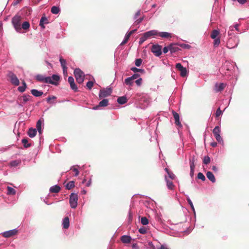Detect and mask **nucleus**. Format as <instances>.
Segmentation results:
<instances>
[{
  "instance_id": "obj_6",
  "label": "nucleus",
  "mask_w": 249,
  "mask_h": 249,
  "mask_svg": "<svg viewBox=\"0 0 249 249\" xmlns=\"http://www.w3.org/2000/svg\"><path fill=\"white\" fill-rule=\"evenodd\" d=\"M239 40L236 37L230 38L227 42V47L229 49H233L237 47Z\"/></svg>"
},
{
  "instance_id": "obj_61",
  "label": "nucleus",
  "mask_w": 249,
  "mask_h": 249,
  "mask_svg": "<svg viewBox=\"0 0 249 249\" xmlns=\"http://www.w3.org/2000/svg\"><path fill=\"white\" fill-rule=\"evenodd\" d=\"M140 77V74L138 73H134L130 77L131 78L132 80L133 81L135 79H138Z\"/></svg>"
},
{
  "instance_id": "obj_52",
  "label": "nucleus",
  "mask_w": 249,
  "mask_h": 249,
  "mask_svg": "<svg viewBox=\"0 0 249 249\" xmlns=\"http://www.w3.org/2000/svg\"><path fill=\"white\" fill-rule=\"evenodd\" d=\"M146 39L147 38H146L145 36L143 34L142 36L139 39V44L140 45H142Z\"/></svg>"
},
{
  "instance_id": "obj_42",
  "label": "nucleus",
  "mask_w": 249,
  "mask_h": 249,
  "mask_svg": "<svg viewBox=\"0 0 249 249\" xmlns=\"http://www.w3.org/2000/svg\"><path fill=\"white\" fill-rule=\"evenodd\" d=\"M74 187V181H70L66 185V188L68 190H70Z\"/></svg>"
},
{
  "instance_id": "obj_31",
  "label": "nucleus",
  "mask_w": 249,
  "mask_h": 249,
  "mask_svg": "<svg viewBox=\"0 0 249 249\" xmlns=\"http://www.w3.org/2000/svg\"><path fill=\"white\" fill-rule=\"evenodd\" d=\"M27 88V84L24 81L22 82V86H19L18 88V90L20 92H23Z\"/></svg>"
},
{
  "instance_id": "obj_54",
  "label": "nucleus",
  "mask_w": 249,
  "mask_h": 249,
  "mask_svg": "<svg viewBox=\"0 0 249 249\" xmlns=\"http://www.w3.org/2000/svg\"><path fill=\"white\" fill-rule=\"evenodd\" d=\"M197 178L199 179L202 180V181H205L206 180V178L205 176L203 174V173L201 172L198 173Z\"/></svg>"
},
{
  "instance_id": "obj_35",
  "label": "nucleus",
  "mask_w": 249,
  "mask_h": 249,
  "mask_svg": "<svg viewBox=\"0 0 249 249\" xmlns=\"http://www.w3.org/2000/svg\"><path fill=\"white\" fill-rule=\"evenodd\" d=\"M76 167H78V168L80 167L79 165H74V166H71L70 168L71 170H72L75 173L74 175V177L78 176L79 174L78 169L77 168H76Z\"/></svg>"
},
{
  "instance_id": "obj_1",
  "label": "nucleus",
  "mask_w": 249,
  "mask_h": 249,
  "mask_svg": "<svg viewBox=\"0 0 249 249\" xmlns=\"http://www.w3.org/2000/svg\"><path fill=\"white\" fill-rule=\"evenodd\" d=\"M135 103L139 106V107L144 108L147 107L149 103V100L146 95L143 93H137L133 97Z\"/></svg>"
},
{
  "instance_id": "obj_39",
  "label": "nucleus",
  "mask_w": 249,
  "mask_h": 249,
  "mask_svg": "<svg viewBox=\"0 0 249 249\" xmlns=\"http://www.w3.org/2000/svg\"><path fill=\"white\" fill-rule=\"evenodd\" d=\"M124 83L127 86H132L133 84V81L130 77H127L124 80Z\"/></svg>"
},
{
  "instance_id": "obj_12",
  "label": "nucleus",
  "mask_w": 249,
  "mask_h": 249,
  "mask_svg": "<svg viewBox=\"0 0 249 249\" xmlns=\"http://www.w3.org/2000/svg\"><path fill=\"white\" fill-rule=\"evenodd\" d=\"M172 113L175 120V124L178 127V128H181L182 125L179 121V114L174 110L172 111Z\"/></svg>"
},
{
  "instance_id": "obj_34",
  "label": "nucleus",
  "mask_w": 249,
  "mask_h": 249,
  "mask_svg": "<svg viewBox=\"0 0 249 249\" xmlns=\"http://www.w3.org/2000/svg\"><path fill=\"white\" fill-rule=\"evenodd\" d=\"M220 32L219 30H213L211 35V37L212 39L217 38L218 36L219 35Z\"/></svg>"
},
{
  "instance_id": "obj_48",
  "label": "nucleus",
  "mask_w": 249,
  "mask_h": 249,
  "mask_svg": "<svg viewBox=\"0 0 249 249\" xmlns=\"http://www.w3.org/2000/svg\"><path fill=\"white\" fill-rule=\"evenodd\" d=\"M178 45L184 49H190L191 48L190 45L185 43L178 44Z\"/></svg>"
},
{
  "instance_id": "obj_24",
  "label": "nucleus",
  "mask_w": 249,
  "mask_h": 249,
  "mask_svg": "<svg viewBox=\"0 0 249 249\" xmlns=\"http://www.w3.org/2000/svg\"><path fill=\"white\" fill-rule=\"evenodd\" d=\"M127 99L125 96H121L118 98L117 102L119 104L124 105L127 102Z\"/></svg>"
},
{
  "instance_id": "obj_58",
  "label": "nucleus",
  "mask_w": 249,
  "mask_h": 249,
  "mask_svg": "<svg viewBox=\"0 0 249 249\" xmlns=\"http://www.w3.org/2000/svg\"><path fill=\"white\" fill-rule=\"evenodd\" d=\"M56 99V97L54 96H49L48 97L46 100V101L49 103H51V100H54V99Z\"/></svg>"
},
{
  "instance_id": "obj_62",
  "label": "nucleus",
  "mask_w": 249,
  "mask_h": 249,
  "mask_svg": "<svg viewBox=\"0 0 249 249\" xmlns=\"http://www.w3.org/2000/svg\"><path fill=\"white\" fill-rule=\"evenodd\" d=\"M195 168V167H190V176L192 178L194 177Z\"/></svg>"
},
{
  "instance_id": "obj_51",
  "label": "nucleus",
  "mask_w": 249,
  "mask_h": 249,
  "mask_svg": "<svg viewBox=\"0 0 249 249\" xmlns=\"http://www.w3.org/2000/svg\"><path fill=\"white\" fill-rule=\"evenodd\" d=\"M93 85H94V82L92 81H89L87 83V84H86V87L87 88L90 90L92 87L93 86Z\"/></svg>"
},
{
  "instance_id": "obj_23",
  "label": "nucleus",
  "mask_w": 249,
  "mask_h": 249,
  "mask_svg": "<svg viewBox=\"0 0 249 249\" xmlns=\"http://www.w3.org/2000/svg\"><path fill=\"white\" fill-rule=\"evenodd\" d=\"M31 92L33 95L36 97H40L43 94V92L42 91H39L36 89H31Z\"/></svg>"
},
{
  "instance_id": "obj_60",
  "label": "nucleus",
  "mask_w": 249,
  "mask_h": 249,
  "mask_svg": "<svg viewBox=\"0 0 249 249\" xmlns=\"http://www.w3.org/2000/svg\"><path fill=\"white\" fill-rule=\"evenodd\" d=\"M139 231L141 234H145L147 232V230L145 228H141L139 229Z\"/></svg>"
},
{
  "instance_id": "obj_36",
  "label": "nucleus",
  "mask_w": 249,
  "mask_h": 249,
  "mask_svg": "<svg viewBox=\"0 0 249 249\" xmlns=\"http://www.w3.org/2000/svg\"><path fill=\"white\" fill-rule=\"evenodd\" d=\"M21 142L23 144V146L25 148H28L31 146V144L29 143L28 139L27 138H24L22 139Z\"/></svg>"
},
{
  "instance_id": "obj_29",
  "label": "nucleus",
  "mask_w": 249,
  "mask_h": 249,
  "mask_svg": "<svg viewBox=\"0 0 249 249\" xmlns=\"http://www.w3.org/2000/svg\"><path fill=\"white\" fill-rule=\"evenodd\" d=\"M6 194L8 196H14L16 194V191L13 188L7 186Z\"/></svg>"
},
{
  "instance_id": "obj_37",
  "label": "nucleus",
  "mask_w": 249,
  "mask_h": 249,
  "mask_svg": "<svg viewBox=\"0 0 249 249\" xmlns=\"http://www.w3.org/2000/svg\"><path fill=\"white\" fill-rule=\"evenodd\" d=\"M60 8L58 6H53L51 8V12L53 14H57L60 12Z\"/></svg>"
},
{
  "instance_id": "obj_41",
  "label": "nucleus",
  "mask_w": 249,
  "mask_h": 249,
  "mask_svg": "<svg viewBox=\"0 0 249 249\" xmlns=\"http://www.w3.org/2000/svg\"><path fill=\"white\" fill-rule=\"evenodd\" d=\"M165 170L168 174L169 178L171 179H174L175 178L176 176L172 172H170L168 168H166Z\"/></svg>"
},
{
  "instance_id": "obj_9",
  "label": "nucleus",
  "mask_w": 249,
  "mask_h": 249,
  "mask_svg": "<svg viewBox=\"0 0 249 249\" xmlns=\"http://www.w3.org/2000/svg\"><path fill=\"white\" fill-rule=\"evenodd\" d=\"M176 68L180 71V75L184 77L187 75L188 71L186 68L183 67L180 63H177Z\"/></svg>"
},
{
  "instance_id": "obj_4",
  "label": "nucleus",
  "mask_w": 249,
  "mask_h": 249,
  "mask_svg": "<svg viewBox=\"0 0 249 249\" xmlns=\"http://www.w3.org/2000/svg\"><path fill=\"white\" fill-rule=\"evenodd\" d=\"M112 92V89L111 88L107 87L106 88L102 89L100 90L99 93V99H102L110 96Z\"/></svg>"
},
{
  "instance_id": "obj_38",
  "label": "nucleus",
  "mask_w": 249,
  "mask_h": 249,
  "mask_svg": "<svg viewBox=\"0 0 249 249\" xmlns=\"http://www.w3.org/2000/svg\"><path fill=\"white\" fill-rule=\"evenodd\" d=\"M186 200L187 201V202L188 203L189 205L190 206L191 209L194 212V213H195V210L194 208V206L193 205V202L191 201V199L190 198L189 196L186 195Z\"/></svg>"
},
{
  "instance_id": "obj_49",
  "label": "nucleus",
  "mask_w": 249,
  "mask_h": 249,
  "mask_svg": "<svg viewBox=\"0 0 249 249\" xmlns=\"http://www.w3.org/2000/svg\"><path fill=\"white\" fill-rule=\"evenodd\" d=\"M141 222L143 225H146L148 224V220L146 217H142L141 219Z\"/></svg>"
},
{
  "instance_id": "obj_55",
  "label": "nucleus",
  "mask_w": 249,
  "mask_h": 249,
  "mask_svg": "<svg viewBox=\"0 0 249 249\" xmlns=\"http://www.w3.org/2000/svg\"><path fill=\"white\" fill-rule=\"evenodd\" d=\"M195 157L193 156L191 159H190V167H195Z\"/></svg>"
},
{
  "instance_id": "obj_17",
  "label": "nucleus",
  "mask_w": 249,
  "mask_h": 249,
  "mask_svg": "<svg viewBox=\"0 0 249 249\" xmlns=\"http://www.w3.org/2000/svg\"><path fill=\"white\" fill-rule=\"evenodd\" d=\"M43 119H39L37 121L36 124V130L38 131L39 134L42 133V125H43Z\"/></svg>"
},
{
  "instance_id": "obj_13",
  "label": "nucleus",
  "mask_w": 249,
  "mask_h": 249,
  "mask_svg": "<svg viewBox=\"0 0 249 249\" xmlns=\"http://www.w3.org/2000/svg\"><path fill=\"white\" fill-rule=\"evenodd\" d=\"M17 231H18L17 230V229H14L8 231H4L3 232H2V234L3 237L8 238L15 235L17 233Z\"/></svg>"
},
{
  "instance_id": "obj_53",
  "label": "nucleus",
  "mask_w": 249,
  "mask_h": 249,
  "mask_svg": "<svg viewBox=\"0 0 249 249\" xmlns=\"http://www.w3.org/2000/svg\"><path fill=\"white\" fill-rule=\"evenodd\" d=\"M211 161V159L208 156H205L203 159V163L205 164H209Z\"/></svg>"
},
{
  "instance_id": "obj_3",
  "label": "nucleus",
  "mask_w": 249,
  "mask_h": 249,
  "mask_svg": "<svg viewBox=\"0 0 249 249\" xmlns=\"http://www.w3.org/2000/svg\"><path fill=\"white\" fill-rule=\"evenodd\" d=\"M73 73L77 82L79 84L82 83L85 77L84 72L79 68H76Z\"/></svg>"
},
{
  "instance_id": "obj_8",
  "label": "nucleus",
  "mask_w": 249,
  "mask_h": 249,
  "mask_svg": "<svg viewBox=\"0 0 249 249\" xmlns=\"http://www.w3.org/2000/svg\"><path fill=\"white\" fill-rule=\"evenodd\" d=\"M78 195L72 193L70 196L69 202L71 208L75 209L77 206Z\"/></svg>"
},
{
  "instance_id": "obj_26",
  "label": "nucleus",
  "mask_w": 249,
  "mask_h": 249,
  "mask_svg": "<svg viewBox=\"0 0 249 249\" xmlns=\"http://www.w3.org/2000/svg\"><path fill=\"white\" fill-rule=\"evenodd\" d=\"M61 188L57 185H53L50 187V191L52 193H57L60 191Z\"/></svg>"
},
{
  "instance_id": "obj_44",
  "label": "nucleus",
  "mask_w": 249,
  "mask_h": 249,
  "mask_svg": "<svg viewBox=\"0 0 249 249\" xmlns=\"http://www.w3.org/2000/svg\"><path fill=\"white\" fill-rule=\"evenodd\" d=\"M131 70L134 72L135 73L136 72H141V73H144L145 71L143 69H139L136 67H132L131 68Z\"/></svg>"
},
{
  "instance_id": "obj_10",
  "label": "nucleus",
  "mask_w": 249,
  "mask_h": 249,
  "mask_svg": "<svg viewBox=\"0 0 249 249\" xmlns=\"http://www.w3.org/2000/svg\"><path fill=\"white\" fill-rule=\"evenodd\" d=\"M151 52L156 56H159L161 54V46L159 45H153L151 48Z\"/></svg>"
},
{
  "instance_id": "obj_50",
  "label": "nucleus",
  "mask_w": 249,
  "mask_h": 249,
  "mask_svg": "<svg viewBox=\"0 0 249 249\" xmlns=\"http://www.w3.org/2000/svg\"><path fill=\"white\" fill-rule=\"evenodd\" d=\"M214 39L213 41V46L214 47H217L219 46L220 43V40L219 37L215 38Z\"/></svg>"
},
{
  "instance_id": "obj_18",
  "label": "nucleus",
  "mask_w": 249,
  "mask_h": 249,
  "mask_svg": "<svg viewBox=\"0 0 249 249\" xmlns=\"http://www.w3.org/2000/svg\"><path fill=\"white\" fill-rule=\"evenodd\" d=\"M62 225L64 229H67L69 228L70 226V220L68 216L65 217L63 219Z\"/></svg>"
},
{
  "instance_id": "obj_33",
  "label": "nucleus",
  "mask_w": 249,
  "mask_h": 249,
  "mask_svg": "<svg viewBox=\"0 0 249 249\" xmlns=\"http://www.w3.org/2000/svg\"><path fill=\"white\" fill-rule=\"evenodd\" d=\"M165 179L166 182V185L169 189L172 190L174 187V185L172 181L170 180L167 178V177L165 176Z\"/></svg>"
},
{
  "instance_id": "obj_32",
  "label": "nucleus",
  "mask_w": 249,
  "mask_h": 249,
  "mask_svg": "<svg viewBox=\"0 0 249 249\" xmlns=\"http://www.w3.org/2000/svg\"><path fill=\"white\" fill-rule=\"evenodd\" d=\"M169 46L170 51L171 53H175L179 50L178 48L175 44H171L170 45H169Z\"/></svg>"
},
{
  "instance_id": "obj_14",
  "label": "nucleus",
  "mask_w": 249,
  "mask_h": 249,
  "mask_svg": "<svg viewBox=\"0 0 249 249\" xmlns=\"http://www.w3.org/2000/svg\"><path fill=\"white\" fill-rule=\"evenodd\" d=\"M68 82L70 85L71 88L75 92L78 90L77 87L74 83V80L73 77L69 76L68 77Z\"/></svg>"
},
{
  "instance_id": "obj_7",
  "label": "nucleus",
  "mask_w": 249,
  "mask_h": 249,
  "mask_svg": "<svg viewBox=\"0 0 249 249\" xmlns=\"http://www.w3.org/2000/svg\"><path fill=\"white\" fill-rule=\"evenodd\" d=\"M7 76L10 78L11 83L16 86H18L19 85V81L16 76V75L12 71H8L7 73Z\"/></svg>"
},
{
  "instance_id": "obj_56",
  "label": "nucleus",
  "mask_w": 249,
  "mask_h": 249,
  "mask_svg": "<svg viewBox=\"0 0 249 249\" xmlns=\"http://www.w3.org/2000/svg\"><path fill=\"white\" fill-rule=\"evenodd\" d=\"M142 63V60L141 58L136 59L135 60V65L137 67H140Z\"/></svg>"
},
{
  "instance_id": "obj_47",
  "label": "nucleus",
  "mask_w": 249,
  "mask_h": 249,
  "mask_svg": "<svg viewBox=\"0 0 249 249\" xmlns=\"http://www.w3.org/2000/svg\"><path fill=\"white\" fill-rule=\"evenodd\" d=\"M216 141L220 143H221L222 144H224L223 140L221 137L220 134H217L216 135H214Z\"/></svg>"
},
{
  "instance_id": "obj_27",
  "label": "nucleus",
  "mask_w": 249,
  "mask_h": 249,
  "mask_svg": "<svg viewBox=\"0 0 249 249\" xmlns=\"http://www.w3.org/2000/svg\"><path fill=\"white\" fill-rule=\"evenodd\" d=\"M160 36L164 38H167L171 37V34L166 32H158V34Z\"/></svg>"
},
{
  "instance_id": "obj_30",
  "label": "nucleus",
  "mask_w": 249,
  "mask_h": 249,
  "mask_svg": "<svg viewBox=\"0 0 249 249\" xmlns=\"http://www.w3.org/2000/svg\"><path fill=\"white\" fill-rule=\"evenodd\" d=\"M36 130L35 128H30L28 132V135L30 138H34L36 134Z\"/></svg>"
},
{
  "instance_id": "obj_21",
  "label": "nucleus",
  "mask_w": 249,
  "mask_h": 249,
  "mask_svg": "<svg viewBox=\"0 0 249 249\" xmlns=\"http://www.w3.org/2000/svg\"><path fill=\"white\" fill-rule=\"evenodd\" d=\"M131 240L132 238L131 236L126 235H124L121 238V241L124 243H130Z\"/></svg>"
},
{
  "instance_id": "obj_25",
  "label": "nucleus",
  "mask_w": 249,
  "mask_h": 249,
  "mask_svg": "<svg viewBox=\"0 0 249 249\" xmlns=\"http://www.w3.org/2000/svg\"><path fill=\"white\" fill-rule=\"evenodd\" d=\"M206 176H207V178L210 181H211L213 183H214L215 182V181H216L215 178L212 172H211L210 171H208L206 173Z\"/></svg>"
},
{
  "instance_id": "obj_11",
  "label": "nucleus",
  "mask_w": 249,
  "mask_h": 249,
  "mask_svg": "<svg viewBox=\"0 0 249 249\" xmlns=\"http://www.w3.org/2000/svg\"><path fill=\"white\" fill-rule=\"evenodd\" d=\"M108 104V100L107 99H103L100 101L97 106L93 107L92 109L93 110H98L101 107H106Z\"/></svg>"
},
{
  "instance_id": "obj_46",
  "label": "nucleus",
  "mask_w": 249,
  "mask_h": 249,
  "mask_svg": "<svg viewBox=\"0 0 249 249\" xmlns=\"http://www.w3.org/2000/svg\"><path fill=\"white\" fill-rule=\"evenodd\" d=\"M59 61L60 62L61 67L62 68H67V63L66 60L64 59L62 57H60L59 58Z\"/></svg>"
},
{
  "instance_id": "obj_57",
  "label": "nucleus",
  "mask_w": 249,
  "mask_h": 249,
  "mask_svg": "<svg viewBox=\"0 0 249 249\" xmlns=\"http://www.w3.org/2000/svg\"><path fill=\"white\" fill-rule=\"evenodd\" d=\"M19 161L17 160H13L10 162V166L12 167H16L19 164Z\"/></svg>"
},
{
  "instance_id": "obj_45",
  "label": "nucleus",
  "mask_w": 249,
  "mask_h": 249,
  "mask_svg": "<svg viewBox=\"0 0 249 249\" xmlns=\"http://www.w3.org/2000/svg\"><path fill=\"white\" fill-rule=\"evenodd\" d=\"M130 36H129V35L128 33H126L124 36V37L123 40L122 41V42H121L120 45H124V44L126 43L127 42L128 39H129Z\"/></svg>"
},
{
  "instance_id": "obj_59",
  "label": "nucleus",
  "mask_w": 249,
  "mask_h": 249,
  "mask_svg": "<svg viewBox=\"0 0 249 249\" xmlns=\"http://www.w3.org/2000/svg\"><path fill=\"white\" fill-rule=\"evenodd\" d=\"M222 114V111L220 110V107H218L215 112V117H218Z\"/></svg>"
},
{
  "instance_id": "obj_63",
  "label": "nucleus",
  "mask_w": 249,
  "mask_h": 249,
  "mask_svg": "<svg viewBox=\"0 0 249 249\" xmlns=\"http://www.w3.org/2000/svg\"><path fill=\"white\" fill-rule=\"evenodd\" d=\"M135 83L138 86H140L142 85V78H139L136 80Z\"/></svg>"
},
{
  "instance_id": "obj_64",
  "label": "nucleus",
  "mask_w": 249,
  "mask_h": 249,
  "mask_svg": "<svg viewBox=\"0 0 249 249\" xmlns=\"http://www.w3.org/2000/svg\"><path fill=\"white\" fill-rule=\"evenodd\" d=\"M170 51V46L169 45L168 46H165L163 48V53H168V52Z\"/></svg>"
},
{
  "instance_id": "obj_5",
  "label": "nucleus",
  "mask_w": 249,
  "mask_h": 249,
  "mask_svg": "<svg viewBox=\"0 0 249 249\" xmlns=\"http://www.w3.org/2000/svg\"><path fill=\"white\" fill-rule=\"evenodd\" d=\"M36 79L40 82L46 84H54L53 80H51L50 76H45L42 74H37L35 77Z\"/></svg>"
},
{
  "instance_id": "obj_19",
  "label": "nucleus",
  "mask_w": 249,
  "mask_h": 249,
  "mask_svg": "<svg viewBox=\"0 0 249 249\" xmlns=\"http://www.w3.org/2000/svg\"><path fill=\"white\" fill-rule=\"evenodd\" d=\"M48 23V19L45 16H43L41 17L40 21H39V26L41 27L42 29L45 28V24H47Z\"/></svg>"
},
{
  "instance_id": "obj_28",
  "label": "nucleus",
  "mask_w": 249,
  "mask_h": 249,
  "mask_svg": "<svg viewBox=\"0 0 249 249\" xmlns=\"http://www.w3.org/2000/svg\"><path fill=\"white\" fill-rule=\"evenodd\" d=\"M51 80H53V82L54 83V84H52L55 85V86L57 85L58 84V82L60 80L59 76L57 74H53L52 75V76L51 77Z\"/></svg>"
},
{
  "instance_id": "obj_40",
  "label": "nucleus",
  "mask_w": 249,
  "mask_h": 249,
  "mask_svg": "<svg viewBox=\"0 0 249 249\" xmlns=\"http://www.w3.org/2000/svg\"><path fill=\"white\" fill-rule=\"evenodd\" d=\"M220 127L218 125L216 126L213 130V133L214 135H216L217 134H220Z\"/></svg>"
},
{
  "instance_id": "obj_43",
  "label": "nucleus",
  "mask_w": 249,
  "mask_h": 249,
  "mask_svg": "<svg viewBox=\"0 0 249 249\" xmlns=\"http://www.w3.org/2000/svg\"><path fill=\"white\" fill-rule=\"evenodd\" d=\"M30 27V23L28 21H24L22 24L21 28L23 29L24 30H27L29 29Z\"/></svg>"
},
{
  "instance_id": "obj_16",
  "label": "nucleus",
  "mask_w": 249,
  "mask_h": 249,
  "mask_svg": "<svg viewBox=\"0 0 249 249\" xmlns=\"http://www.w3.org/2000/svg\"><path fill=\"white\" fill-rule=\"evenodd\" d=\"M158 34V31L156 30H150L143 33V35L145 36L147 39L152 36H157Z\"/></svg>"
},
{
  "instance_id": "obj_2",
  "label": "nucleus",
  "mask_w": 249,
  "mask_h": 249,
  "mask_svg": "<svg viewBox=\"0 0 249 249\" xmlns=\"http://www.w3.org/2000/svg\"><path fill=\"white\" fill-rule=\"evenodd\" d=\"M21 17L16 15L13 17L11 21L14 29L18 33H21Z\"/></svg>"
},
{
  "instance_id": "obj_20",
  "label": "nucleus",
  "mask_w": 249,
  "mask_h": 249,
  "mask_svg": "<svg viewBox=\"0 0 249 249\" xmlns=\"http://www.w3.org/2000/svg\"><path fill=\"white\" fill-rule=\"evenodd\" d=\"M141 14V10H139L137 11V12L136 13V14L134 15V18L135 19V22L137 24H139L141 22H142V21L143 19V17L140 18L138 19V17Z\"/></svg>"
},
{
  "instance_id": "obj_22",
  "label": "nucleus",
  "mask_w": 249,
  "mask_h": 249,
  "mask_svg": "<svg viewBox=\"0 0 249 249\" xmlns=\"http://www.w3.org/2000/svg\"><path fill=\"white\" fill-rule=\"evenodd\" d=\"M225 85L223 83H216L215 85V90L216 92H219L223 90Z\"/></svg>"
},
{
  "instance_id": "obj_15",
  "label": "nucleus",
  "mask_w": 249,
  "mask_h": 249,
  "mask_svg": "<svg viewBox=\"0 0 249 249\" xmlns=\"http://www.w3.org/2000/svg\"><path fill=\"white\" fill-rule=\"evenodd\" d=\"M32 99V97L29 94H24L22 97L19 98L23 105H25L27 102L30 101Z\"/></svg>"
}]
</instances>
